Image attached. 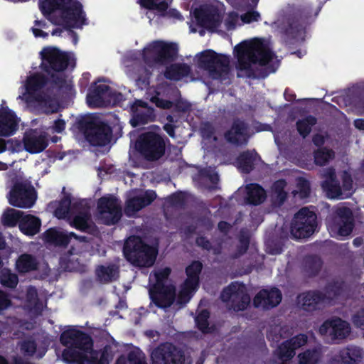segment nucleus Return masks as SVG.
<instances>
[{
	"mask_svg": "<svg viewBox=\"0 0 364 364\" xmlns=\"http://www.w3.org/2000/svg\"><path fill=\"white\" fill-rule=\"evenodd\" d=\"M60 341L67 347L63 357L69 363L109 364L107 353L94 351L90 338L75 328L65 331Z\"/></svg>",
	"mask_w": 364,
	"mask_h": 364,
	"instance_id": "f257e3e1",
	"label": "nucleus"
},
{
	"mask_svg": "<svg viewBox=\"0 0 364 364\" xmlns=\"http://www.w3.org/2000/svg\"><path fill=\"white\" fill-rule=\"evenodd\" d=\"M39 6L50 20L65 28H80L85 23V14L78 0H40Z\"/></svg>",
	"mask_w": 364,
	"mask_h": 364,
	"instance_id": "f03ea898",
	"label": "nucleus"
},
{
	"mask_svg": "<svg viewBox=\"0 0 364 364\" xmlns=\"http://www.w3.org/2000/svg\"><path fill=\"white\" fill-rule=\"evenodd\" d=\"M225 12L224 5L219 1L204 5L194 11L196 22L202 27L213 31H222L223 28L232 30L242 26L241 14L232 11L228 13L223 21L222 15Z\"/></svg>",
	"mask_w": 364,
	"mask_h": 364,
	"instance_id": "7ed1b4c3",
	"label": "nucleus"
},
{
	"mask_svg": "<svg viewBox=\"0 0 364 364\" xmlns=\"http://www.w3.org/2000/svg\"><path fill=\"white\" fill-rule=\"evenodd\" d=\"M235 52L237 68L241 72H248L253 63L265 65L274 59L269 41L257 38L240 43L235 48Z\"/></svg>",
	"mask_w": 364,
	"mask_h": 364,
	"instance_id": "20e7f679",
	"label": "nucleus"
},
{
	"mask_svg": "<svg viewBox=\"0 0 364 364\" xmlns=\"http://www.w3.org/2000/svg\"><path fill=\"white\" fill-rule=\"evenodd\" d=\"M46 80L40 73H29L23 82L21 92L17 97L19 103L26 106L33 103L43 104L45 111L48 113L55 112L59 109V105L55 100H47L44 95V87Z\"/></svg>",
	"mask_w": 364,
	"mask_h": 364,
	"instance_id": "39448f33",
	"label": "nucleus"
},
{
	"mask_svg": "<svg viewBox=\"0 0 364 364\" xmlns=\"http://www.w3.org/2000/svg\"><path fill=\"white\" fill-rule=\"evenodd\" d=\"M41 66L50 75V81L55 87H62L65 82L63 71L67 68L70 56L54 46L43 48L40 52Z\"/></svg>",
	"mask_w": 364,
	"mask_h": 364,
	"instance_id": "423d86ee",
	"label": "nucleus"
},
{
	"mask_svg": "<svg viewBox=\"0 0 364 364\" xmlns=\"http://www.w3.org/2000/svg\"><path fill=\"white\" fill-rule=\"evenodd\" d=\"M170 273V268L165 267L158 269L150 274V297L159 307L169 306L174 301V287L171 284H166Z\"/></svg>",
	"mask_w": 364,
	"mask_h": 364,
	"instance_id": "0eeeda50",
	"label": "nucleus"
},
{
	"mask_svg": "<svg viewBox=\"0 0 364 364\" xmlns=\"http://www.w3.org/2000/svg\"><path fill=\"white\" fill-rule=\"evenodd\" d=\"M124 254L133 264L149 267L154 264L157 251L155 247L144 245L139 237H131L124 244Z\"/></svg>",
	"mask_w": 364,
	"mask_h": 364,
	"instance_id": "6e6552de",
	"label": "nucleus"
},
{
	"mask_svg": "<svg viewBox=\"0 0 364 364\" xmlns=\"http://www.w3.org/2000/svg\"><path fill=\"white\" fill-rule=\"evenodd\" d=\"M200 68L204 69L213 78H221L229 71V58L213 50H205L196 56Z\"/></svg>",
	"mask_w": 364,
	"mask_h": 364,
	"instance_id": "1a4fd4ad",
	"label": "nucleus"
},
{
	"mask_svg": "<svg viewBox=\"0 0 364 364\" xmlns=\"http://www.w3.org/2000/svg\"><path fill=\"white\" fill-rule=\"evenodd\" d=\"M323 176L325 181L322 183V188L328 198L343 199L352 195L353 191V181L350 175L347 172H343L342 176V188L335 181V172L332 168L325 170Z\"/></svg>",
	"mask_w": 364,
	"mask_h": 364,
	"instance_id": "9d476101",
	"label": "nucleus"
},
{
	"mask_svg": "<svg viewBox=\"0 0 364 364\" xmlns=\"http://www.w3.org/2000/svg\"><path fill=\"white\" fill-rule=\"evenodd\" d=\"M202 268V263L198 261L191 262L186 268V279L179 287L176 298V304L179 305L186 304L196 293L198 288L199 275Z\"/></svg>",
	"mask_w": 364,
	"mask_h": 364,
	"instance_id": "9b49d317",
	"label": "nucleus"
},
{
	"mask_svg": "<svg viewBox=\"0 0 364 364\" xmlns=\"http://www.w3.org/2000/svg\"><path fill=\"white\" fill-rule=\"evenodd\" d=\"M6 197L10 205L21 208L32 207L36 199L33 187L21 180L14 183Z\"/></svg>",
	"mask_w": 364,
	"mask_h": 364,
	"instance_id": "f8f14e48",
	"label": "nucleus"
},
{
	"mask_svg": "<svg viewBox=\"0 0 364 364\" xmlns=\"http://www.w3.org/2000/svg\"><path fill=\"white\" fill-rule=\"evenodd\" d=\"M136 147L145 158L154 160L158 159L164 154L165 144L157 133L146 132L139 136Z\"/></svg>",
	"mask_w": 364,
	"mask_h": 364,
	"instance_id": "ddd939ff",
	"label": "nucleus"
},
{
	"mask_svg": "<svg viewBox=\"0 0 364 364\" xmlns=\"http://www.w3.org/2000/svg\"><path fill=\"white\" fill-rule=\"evenodd\" d=\"M316 226V214L309 208H304L295 215L291 233L296 239L305 238L314 233Z\"/></svg>",
	"mask_w": 364,
	"mask_h": 364,
	"instance_id": "4468645a",
	"label": "nucleus"
},
{
	"mask_svg": "<svg viewBox=\"0 0 364 364\" xmlns=\"http://www.w3.org/2000/svg\"><path fill=\"white\" fill-rule=\"evenodd\" d=\"M352 213L349 208L339 207L336 215L328 224L330 235L336 238L342 239L348 236L353 229Z\"/></svg>",
	"mask_w": 364,
	"mask_h": 364,
	"instance_id": "2eb2a0df",
	"label": "nucleus"
},
{
	"mask_svg": "<svg viewBox=\"0 0 364 364\" xmlns=\"http://www.w3.org/2000/svg\"><path fill=\"white\" fill-rule=\"evenodd\" d=\"M176 52L177 46L175 44L154 41L144 49L141 56L146 63L151 65L172 58Z\"/></svg>",
	"mask_w": 364,
	"mask_h": 364,
	"instance_id": "dca6fc26",
	"label": "nucleus"
},
{
	"mask_svg": "<svg viewBox=\"0 0 364 364\" xmlns=\"http://www.w3.org/2000/svg\"><path fill=\"white\" fill-rule=\"evenodd\" d=\"M350 324L338 318L333 317L326 320L318 328V333L331 341H340L347 338L350 333Z\"/></svg>",
	"mask_w": 364,
	"mask_h": 364,
	"instance_id": "f3484780",
	"label": "nucleus"
},
{
	"mask_svg": "<svg viewBox=\"0 0 364 364\" xmlns=\"http://www.w3.org/2000/svg\"><path fill=\"white\" fill-rule=\"evenodd\" d=\"M120 205L117 200L112 197H103L97 204V218L102 223L110 225L117 222L121 217Z\"/></svg>",
	"mask_w": 364,
	"mask_h": 364,
	"instance_id": "a211bd4d",
	"label": "nucleus"
},
{
	"mask_svg": "<svg viewBox=\"0 0 364 364\" xmlns=\"http://www.w3.org/2000/svg\"><path fill=\"white\" fill-rule=\"evenodd\" d=\"M221 298L225 302H231L230 306L235 311H242L250 304V298L245 293V287L239 283H232L225 289Z\"/></svg>",
	"mask_w": 364,
	"mask_h": 364,
	"instance_id": "6ab92c4d",
	"label": "nucleus"
},
{
	"mask_svg": "<svg viewBox=\"0 0 364 364\" xmlns=\"http://www.w3.org/2000/svg\"><path fill=\"white\" fill-rule=\"evenodd\" d=\"M107 100L109 103H116L121 100V96L109 92V87L105 83L98 82L87 94V102L90 107H100L103 100Z\"/></svg>",
	"mask_w": 364,
	"mask_h": 364,
	"instance_id": "aec40b11",
	"label": "nucleus"
},
{
	"mask_svg": "<svg viewBox=\"0 0 364 364\" xmlns=\"http://www.w3.org/2000/svg\"><path fill=\"white\" fill-rule=\"evenodd\" d=\"M156 198V193L153 191L142 192L139 191H132L129 194L125 208V213L128 215H133L150 204Z\"/></svg>",
	"mask_w": 364,
	"mask_h": 364,
	"instance_id": "412c9836",
	"label": "nucleus"
},
{
	"mask_svg": "<svg viewBox=\"0 0 364 364\" xmlns=\"http://www.w3.org/2000/svg\"><path fill=\"white\" fill-rule=\"evenodd\" d=\"M20 121L15 112L7 107L0 109V136L14 134L18 128Z\"/></svg>",
	"mask_w": 364,
	"mask_h": 364,
	"instance_id": "4be33fe9",
	"label": "nucleus"
},
{
	"mask_svg": "<svg viewBox=\"0 0 364 364\" xmlns=\"http://www.w3.org/2000/svg\"><path fill=\"white\" fill-rule=\"evenodd\" d=\"M281 300V292L276 288H272L259 291L253 299V304L257 308L266 309L277 306Z\"/></svg>",
	"mask_w": 364,
	"mask_h": 364,
	"instance_id": "5701e85b",
	"label": "nucleus"
},
{
	"mask_svg": "<svg viewBox=\"0 0 364 364\" xmlns=\"http://www.w3.org/2000/svg\"><path fill=\"white\" fill-rule=\"evenodd\" d=\"M25 149L31 153L36 154L43 151L47 146L46 135L38 130H31L26 133L23 137Z\"/></svg>",
	"mask_w": 364,
	"mask_h": 364,
	"instance_id": "b1692460",
	"label": "nucleus"
},
{
	"mask_svg": "<svg viewBox=\"0 0 364 364\" xmlns=\"http://www.w3.org/2000/svg\"><path fill=\"white\" fill-rule=\"evenodd\" d=\"M306 341L307 337L304 334H300L279 346L278 355L282 364H285L286 361L293 358L295 354L294 350L306 344Z\"/></svg>",
	"mask_w": 364,
	"mask_h": 364,
	"instance_id": "393cba45",
	"label": "nucleus"
},
{
	"mask_svg": "<svg viewBox=\"0 0 364 364\" xmlns=\"http://www.w3.org/2000/svg\"><path fill=\"white\" fill-rule=\"evenodd\" d=\"M363 360L364 351L357 346H348L342 349L333 358L334 362L341 364H363Z\"/></svg>",
	"mask_w": 364,
	"mask_h": 364,
	"instance_id": "a878e982",
	"label": "nucleus"
},
{
	"mask_svg": "<svg viewBox=\"0 0 364 364\" xmlns=\"http://www.w3.org/2000/svg\"><path fill=\"white\" fill-rule=\"evenodd\" d=\"M112 136L110 128L105 124L95 126L87 132V139L94 146H105Z\"/></svg>",
	"mask_w": 364,
	"mask_h": 364,
	"instance_id": "bb28decb",
	"label": "nucleus"
},
{
	"mask_svg": "<svg viewBox=\"0 0 364 364\" xmlns=\"http://www.w3.org/2000/svg\"><path fill=\"white\" fill-rule=\"evenodd\" d=\"M43 239L46 242L55 245H65L73 239L75 242V245H78L82 242L81 238L77 237L74 233L69 235L64 231L50 228L43 234Z\"/></svg>",
	"mask_w": 364,
	"mask_h": 364,
	"instance_id": "cd10ccee",
	"label": "nucleus"
},
{
	"mask_svg": "<svg viewBox=\"0 0 364 364\" xmlns=\"http://www.w3.org/2000/svg\"><path fill=\"white\" fill-rule=\"evenodd\" d=\"M131 109L132 118L130 122L133 127L146 123L152 114L151 109L147 107L146 104L140 100L136 101L132 106Z\"/></svg>",
	"mask_w": 364,
	"mask_h": 364,
	"instance_id": "c85d7f7f",
	"label": "nucleus"
},
{
	"mask_svg": "<svg viewBox=\"0 0 364 364\" xmlns=\"http://www.w3.org/2000/svg\"><path fill=\"white\" fill-rule=\"evenodd\" d=\"M324 300L325 297L320 292H307L299 296L298 304L306 311H313Z\"/></svg>",
	"mask_w": 364,
	"mask_h": 364,
	"instance_id": "c756f323",
	"label": "nucleus"
},
{
	"mask_svg": "<svg viewBox=\"0 0 364 364\" xmlns=\"http://www.w3.org/2000/svg\"><path fill=\"white\" fill-rule=\"evenodd\" d=\"M44 306V301L38 298L36 289L33 287L28 288L24 298V308L36 315L43 311Z\"/></svg>",
	"mask_w": 364,
	"mask_h": 364,
	"instance_id": "7c9ffc66",
	"label": "nucleus"
},
{
	"mask_svg": "<svg viewBox=\"0 0 364 364\" xmlns=\"http://www.w3.org/2000/svg\"><path fill=\"white\" fill-rule=\"evenodd\" d=\"M173 347L170 344L161 346L151 353L153 364H180L173 358Z\"/></svg>",
	"mask_w": 364,
	"mask_h": 364,
	"instance_id": "2f4dec72",
	"label": "nucleus"
},
{
	"mask_svg": "<svg viewBox=\"0 0 364 364\" xmlns=\"http://www.w3.org/2000/svg\"><path fill=\"white\" fill-rule=\"evenodd\" d=\"M41 225V221L38 218L32 215H23L18 227L24 235L33 236L39 232Z\"/></svg>",
	"mask_w": 364,
	"mask_h": 364,
	"instance_id": "473e14b6",
	"label": "nucleus"
},
{
	"mask_svg": "<svg viewBox=\"0 0 364 364\" xmlns=\"http://www.w3.org/2000/svg\"><path fill=\"white\" fill-rule=\"evenodd\" d=\"M225 139L230 143L237 145L245 144L247 141L246 129L243 123L237 122L225 134Z\"/></svg>",
	"mask_w": 364,
	"mask_h": 364,
	"instance_id": "72a5a7b5",
	"label": "nucleus"
},
{
	"mask_svg": "<svg viewBox=\"0 0 364 364\" xmlns=\"http://www.w3.org/2000/svg\"><path fill=\"white\" fill-rule=\"evenodd\" d=\"M259 161V157L255 151L246 152L239 156L236 165L242 171L249 172Z\"/></svg>",
	"mask_w": 364,
	"mask_h": 364,
	"instance_id": "f704fd0d",
	"label": "nucleus"
},
{
	"mask_svg": "<svg viewBox=\"0 0 364 364\" xmlns=\"http://www.w3.org/2000/svg\"><path fill=\"white\" fill-rule=\"evenodd\" d=\"M37 265L36 259L32 255L28 254L21 255L16 262V269L23 273L35 270Z\"/></svg>",
	"mask_w": 364,
	"mask_h": 364,
	"instance_id": "c9c22d12",
	"label": "nucleus"
},
{
	"mask_svg": "<svg viewBox=\"0 0 364 364\" xmlns=\"http://www.w3.org/2000/svg\"><path fill=\"white\" fill-rule=\"evenodd\" d=\"M96 275L100 282L107 283L117 277V268L114 265H102L96 269Z\"/></svg>",
	"mask_w": 364,
	"mask_h": 364,
	"instance_id": "e433bc0d",
	"label": "nucleus"
},
{
	"mask_svg": "<svg viewBox=\"0 0 364 364\" xmlns=\"http://www.w3.org/2000/svg\"><path fill=\"white\" fill-rule=\"evenodd\" d=\"M23 213L14 209L8 208L2 214L1 223L8 227H14L21 220Z\"/></svg>",
	"mask_w": 364,
	"mask_h": 364,
	"instance_id": "4c0bfd02",
	"label": "nucleus"
},
{
	"mask_svg": "<svg viewBox=\"0 0 364 364\" xmlns=\"http://www.w3.org/2000/svg\"><path fill=\"white\" fill-rule=\"evenodd\" d=\"M246 191L247 200L250 203L259 204L264 200L265 192L257 184H250L247 186Z\"/></svg>",
	"mask_w": 364,
	"mask_h": 364,
	"instance_id": "58836bf2",
	"label": "nucleus"
},
{
	"mask_svg": "<svg viewBox=\"0 0 364 364\" xmlns=\"http://www.w3.org/2000/svg\"><path fill=\"white\" fill-rule=\"evenodd\" d=\"M70 200L64 198L60 202H55L50 205V208H55L54 215L59 219H65L69 217L70 212Z\"/></svg>",
	"mask_w": 364,
	"mask_h": 364,
	"instance_id": "ea45409f",
	"label": "nucleus"
},
{
	"mask_svg": "<svg viewBox=\"0 0 364 364\" xmlns=\"http://www.w3.org/2000/svg\"><path fill=\"white\" fill-rule=\"evenodd\" d=\"M141 4L143 6L149 9L150 11L147 13L149 18L151 17V11L156 10L158 13L161 15L164 14V12L168 8V3L167 1L159 2V0H140Z\"/></svg>",
	"mask_w": 364,
	"mask_h": 364,
	"instance_id": "a19ab883",
	"label": "nucleus"
},
{
	"mask_svg": "<svg viewBox=\"0 0 364 364\" xmlns=\"http://www.w3.org/2000/svg\"><path fill=\"white\" fill-rule=\"evenodd\" d=\"M189 71V68L186 65H173L167 69L165 75L167 78L178 80L186 76Z\"/></svg>",
	"mask_w": 364,
	"mask_h": 364,
	"instance_id": "79ce46f5",
	"label": "nucleus"
},
{
	"mask_svg": "<svg viewBox=\"0 0 364 364\" xmlns=\"http://www.w3.org/2000/svg\"><path fill=\"white\" fill-rule=\"evenodd\" d=\"M18 279L15 274L8 269H3L0 272V282L2 285L9 287L14 288L18 284Z\"/></svg>",
	"mask_w": 364,
	"mask_h": 364,
	"instance_id": "37998d69",
	"label": "nucleus"
},
{
	"mask_svg": "<svg viewBox=\"0 0 364 364\" xmlns=\"http://www.w3.org/2000/svg\"><path fill=\"white\" fill-rule=\"evenodd\" d=\"M299 364H316L321 359L320 353L318 350H307L298 355Z\"/></svg>",
	"mask_w": 364,
	"mask_h": 364,
	"instance_id": "c03bdc74",
	"label": "nucleus"
},
{
	"mask_svg": "<svg viewBox=\"0 0 364 364\" xmlns=\"http://www.w3.org/2000/svg\"><path fill=\"white\" fill-rule=\"evenodd\" d=\"M90 220V217L87 213H80L74 218L71 225L80 230H85L89 227Z\"/></svg>",
	"mask_w": 364,
	"mask_h": 364,
	"instance_id": "a18cd8bd",
	"label": "nucleus"
},
{
	"mask_svg": "<svg viewBox=\"0 0 364 364\" xmlns=\"http://www.w3.org/2000/svg\"><path fill=\"white\" fill-rule=\"evenodd\" d=\"M316 122L314 117H309L303 120H300L297 123V129L299 132L303 136H306L311 131V127Z\"/></svg>",
	"mask_w": 364,
	"mask_h": 364,
	"instance_id": "49530a36",
	"label": "nucleus"
},
{
	"mask_svg": "<svg viewBox=\"0 0 364 364\" xmlns=\"http://www.w3.org/2000/svg\"><path fill=\"white\" fill-rule=\"evenodd\" d=\"M333 153L328 149H321L315 152V161L317 164L323 165L329 159H332Z\"/></svg>",
	"mask_w": 364,
	"mask_h": 364,
	"instance_id": "de8ad7c7",
	"label": "nucleus"
},
{
	"mask_svg": "<svg viewBox=\"0 0 364 364\" xmlns=\"http://www.w3.org/2000/svg\"><path fill=\"white\" fill-rule=\"evenodd\" d=\"M208 316L209 314L207 311H202L196 318V322L198 328L204 333H208L210 330L208 327Z\"/></svg>",
	"mask_w": 364,
	"mask_h": 364,
	"instance_id": "09e8293b",
	"label": "nucleus"
},
{
	"mask_svg": "<svg viewBox=\"0 0 364 364\" xmlns=\"http://www.w3.org/2000/svg\"><path fill=\"white\" fill-rule=\"evenodd\" d=\"M200 178L203 183L210 181L212 185L208 188H213L218 181V176L213 170H204L200 173Z\"/></svg>",
	"mask_w": 364,
	"mask_h": 364,
	"instance_id": "8fccbe9b",
	"label": "nucleus"
},
{
	"mask_svg": "<svg viewBox=\"0 0 364 364\" xmlns=\"http://www.w3.org/2000/svg\"><path fill=\"white\" fill-rule=\"evenodd\" d=\"M46 24L41 21H35L33 26L31 28L32 33L36 38H46L48 33L45 31Z\"/></svg>",
	"mask_w": 364,
	"mask_h": 364,
	"instance_id": "3c124183",
	"label": "nucleus"
},
{
	"mask_svg": "<svg viewBox=\"0 0 364 364\" xmlns=\"http://www.w3.org/2000/svg\"><path fill=\"white\" fill-rule=\"evenodd\" d=\"M285 186L286 183L282 180L277 181L272 186V191L277 196L279 202H282L286 197V192L284 191Z\"/></svg>",
	"mask_w": 364,
	"mask_h": 364,
	"instance_id": "603ef678",
	"label": "nucleus"
},
{
	"mask_svg": "<svg viewBox=\"0 0 364 364\" xmlns=\"http://www.w3.org/2000/svg\"><path fill=\"white\" fill-rule=\"evenodd\" d=\"M75 254L73 252H70V255L73 256L72 259H69L67 256H64L60 261L62 267L68 271L76 270L77 269L76 264L77 258L75 257Z\"/></svg>",
	"mask_w": 364,
	"mask_h": 364,
	"instance_id": "864d4df0",
	"label": "nucleus"
},
{
	"mask_svg": "<svg viewBox=\"0 0 364 364\" xmlns=\"http://www.w3.org/2000/svg\"><path fill=\"white\" fill-rule=\"evenodd\" d=\"M299 185L300 186L299 191H294V195L298 196L300 198H305L308 196L309 193V185L307 181L304 179L299 180Z\"/></svg>",
	"mask_w": 364,
	"mask_h": 364,
	"instance_id": "5fc2aeb1",
	"label": "nucleus"
},
{
	"mask_svg": "<svg viewBox=\"0 0 364 364\" xmlns=\"http://www.w3.org/2000/svg\"><path fill=\"white\" fill-rule=\"evenodd\" d=\"M259 18V14L255 11H248L245 14H241L242 25H243L244 23H250L252 22L258 21Z\"/></svg>",
	"mask_w": 364,
	"mask_h": 364,
	"instance_id": "6e6d98bb",
	"label": "nucleus"
},
{
	"mask_svg": "<svg viewBox=\"0 0 364 364\" xmlns=\"http://www.w3.org/2000/svg\"><path fill=\"white\" fill-rule=\"evenodd\" d=\"M126 364H147L144 356L139 351L130 353L129 359H126Z\"/></svg>",
	"mask_w": 364,
	"mask_h": 364,
	"instance_id": "4d7b16f0",
	"label": "nucleus"
},
{
	"mask_svg": "<svg viewBox=\"0 0 364 364\" xmlns=\"http://www.w3.org/2000/svg\"><path fill=\"white\" fill-rule=\"evenodd\" d=\"M284 330L279 327L276 326L272 328L268 333V338L273 341L278 342L281 337H282V332Z\"/></svg>",
	"mask_w": 364,
	"mask_h": 364,
	"instance_id": "13d9d810",
	"label": "nucleus"
},
{
	"mask_svg": "<svg viewBox=\"0 0 364 364\" xmlns=\"http://www.w3.org/2000/svg\"><path fill=\"white\" fill-rule=\"evenodd\" d=\"M151 101L155 103L157 107L163 109H168L172 106L171 102L164 100L162 99L159 98L158 97H151Z\"/></svg>",
	"mask_w": 364,
	"mask_h": 364,
	"instance_id": "bf43d9fd",
	"label": "nucleus"
},
{
	"mask_svg": "<svg viewBox=\"0 0 364 364\" xmlns=\"http://www.w3.org/2000/svg\"><path fill=\"white\" fill-rule=\"evenodd\" d=\"M21 350L27 355H31L34 353L36 349V345L33 341H26L21 344Z\"/></svg>",
	"mask_w": 364,
	"mask_h": 364,
	"instance_id": "052dcab7",
	"label": "nucleus"
},
{
	"mask_svg": "<svg viewBox=\"0 0 364 364\" xmlns=\"http://www.w3.org/2000/svg\"><path fill=\"white\" fill-rule=\"evenodd\" d=\"M11 304L8 296L2 291H0V311L4 310Z\"/></svg>",
	"mask_w": 364,
	"mask_h": 364,
	"instance_id": "680f3d73",
	"label": "nucleus"
},
{
	"mask_svg": "<svg viewBox=\"0 0 364 364\" xmlns=\"http://www.w3.org/2000/svg\"><path fill=\"white\" fill-rule=\"evenodd\" d=\"M353 323L361 329H364V311L358 312L353 317Z\"/></svg>",
	"mask_w": 364,
	"mask_h": 364,
	"instance_id": "e2e57ef3",
	"label": "nucleus"
},
{
	"mask_svg": "<svg viewBox=\"0 0 364 364\" xmlns=\"http://www.w3.org/2000/svg\"><path fill=\"white\" fill-rule=\"evenodd\" d=\"M65 127V122L61 119H58L54 122V125L52 127V130L53 132L60 133L64 130Z\"/></svg>",
	"mask_w": 364,
	"mask_h": 364,
	"instance_id": "0e129e2a",
	"label": "nucleus"
},
{
	"mask_svg": "<svg viewBox=\"0 0 364 364\" xmlns=\"http://www.w3.org/2000/svg\"><path fill=\"white\" fill-rule=\"evenodd\" d=\"M203 142L205 144L209 142H211L212 141H215L216 139V136L214 135L213 133H211V134H208L205 132H203Z\"/></svg>",
	"mask_w": 364,
	"mask_h": 364,
	"instance_id": "69168bd1",
	"label": "nucleus"
},
{
	"mask_svg": "<svg viewBox=\"0 0 364 364\" xmlns=\"http://www.w3.org/2000/svg\"><path fill=\"white\" fill-rule=\"evenodd\" d=\"M325 138L322 134H316L314 137V142L316 146H320L324 143Z\"/></svg>",
	"mask_w": 364,
	"mask_h": 364,
	"instance_id": "338daca9",
	"label": "nucleus"
},
{
	"mask_svg": "<svg viewBox=\"0 0 364 364\" xmlns=\"http://www.w3.org/2000/svg\"><path fill=\"white\" fill-rule=\"evenodd\" d=\"M354 124L357 129L360 130H364V119L355 120Z\"/></svg>",
	"mask_w": 364,
	"mask_h": 364,
	"instance_id": "774afa93",
	"label": "nucleus"
}]
</instances>
